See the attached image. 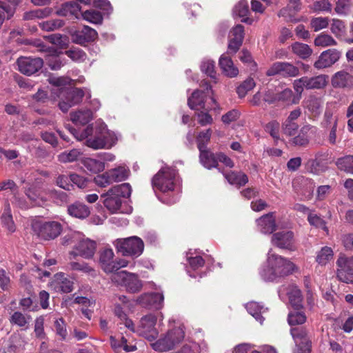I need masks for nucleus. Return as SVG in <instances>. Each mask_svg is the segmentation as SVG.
Here are the masks:
<instances>
[{"instance_id":"f257e3e1","label":"nucleus","mask_w":353,"mask_h":353,"mask_svg":"<svg viewBox=\"0 0 353 353\" xmlns=\"http://www.w3.org/2000/svg\"><path fill=\"white\" fill-rule=\"evenodd\" d=\"M267 266L260 272L261 277L269 281L286 276L298 270L290 261L276 254L268 253Z\"/></svg>"},{"instance_id":"f03ea898","label":"nucleus","mask_w":353,"mask_h":353,"mask_svg":"<svg viewBox=\"0 0 353 353\" xmlns=\"http://www.w3.org/2000/svg\"><path fill=\"white\" fill-rule=\"evenodd\" d=\"M51 82L56 86L52 92L59 99V107L63 112L79 103L85 94L81 88L61 87L66 83L63 78L53 79Z\"/></svg>"},{"instance_id":"7ed1b4c3","label":"nucleus","mask_w":353,"mask_h":353,"mask_svg":"<svg viewBox=\"0 0 353 353\" xmlns=\"http://www.w3.org/2000/svg\"><path fill=\"white\" fill-rule=\"evenodd\" d=\"M131 191V186L129 183L113 186L106 193L101 195L105 198L103 200L105 207L112 213L117 212L121 206V198L129 197Z\"/></svg>"},{"instance_id":"20e7f679","label":"nucleus","mask_w":353,"mask_h":353,"mask_svg":"<svg viewBox=\"0 0 353 353\" xmlns=\"http://www.w3.org/2000/svg\"><path fill=\"white\" fill-rule=\"evenodd\" d=\"M176 171L171 168H161L152 178V185L154 190L162 192L174 190Z\"/></svg>"},{"instance_id":"39448f33","label":"nucleus","mask_w":353,"mask_h":353,"mask_svg":"<svg viewBox=\"0 0 353 353\" xmlns=\"http://www.w3.org/2000/svg\"><path fill=\"white\" fill-rule=\"evenodd\" d=\"M33 232L43 240H52L60 235L62 225L57 221L42 222L36 221L32 224Z\"/></svg>"},{"instance_id":"423d86ee","label":"nucleus","mask_w":353,"mask_h":353,"mask_svg":"<svg viewBox=\"0 0 353 353\" xmlns=\"http://www.w3.org/2000/svg\"><path fill=\"white\" fill-rule=\"evenodd\" d=\"M327 81L328 76L325 74L312 77L305 76L294 81L293 88L300 98L305 88L307 90L322 89L327 85Z\"/></svg>"},{"instance_id":"0eeeda50","label":"nucleus","mask_w":353,"mask_h":353,"mask_svg":"<svg viewBox=\"0 0 353 353\" xmlns=\"http://www.w3.org/2000/svg\"><path fill=\"white\" fill-rule=\"evenodd\" d=\"M116 246L118 252L123 256L137 258L143 252L144 243L141 239L134 236L125 239H118Z\"/></svg>"},{"instance_id":"6e6552de","label":"nucleus","mask_w":353,"mask_h":353,"mask_svg":"<svg viewBox=\"0 0 353 353\" xmlns=\"http://www.w3.org/2000/svg\"><path fill=\"white\" fill-rule=\"evenodd\" d=\"M184 336L183 329L181 327H175L168 331L163 337L152 343V347L156 351H168L181 342Z\"/></svg>"},{"instance_id":"1a4fd4ad","label":"nucleus","mask_w":353,"mask_h":353,"mask_svg":"<svg viewBox=\"0 0 353 353\" xmlns=\"http://www.w3.org/2000/svg\"><path fill=\"white\" fill-rule=\"evenodd\" d=\"M111 280L118 285H123L127 291L131 293L139 292L143 287L142 282L137 274L126 271L114 273L111 276Z\"/></svg>"},{"instance_id":"9d476101","label":"nucleus","mask_w":353,"mask_h":353,"mask_svg":"<svg viewBox=\"0 0 353 353\" xmlns=\"http://www.w3.org/2000/svg\"><path fill=\"white\" fill-rule=\"evenodd\" d=\"M298 67L289 62H275L266 71V75L271 77L281 75L283 77H296L299 75Z\"/></svg>"},{"instance_id":"9b49d317","label":"nucleus","mask_w":353,"mask_h":353,"mask_svg":"<svg viewBox=\"0 0 353 353\" xmlns=\"http://www.w3.org/2000/svg\"><path fill=\"white\" fill-rule=\"evenodd\" d=\"M17 63L19 70L23 74L30 76L38 72L43 65V61L39 57H21Z\"/></svg>"},{"instance_id":"f8f14e48","label":"nucleus","mask_w":353,"mask_h":353,"mask_svg":"<svg viewBox=\"0 0 353 353\" xmlns=\"http://www.w3.org/2000/svg\"><path fill=\"white\" fill-rule=\"evenodd\" d=\"M157 318L152 314H147L141 318L138 332L139 334L146 338L148 341L154 340L158 332L155 328Z\"/></svg>"},{"instance_id":"ddd939ff","label":"nucleus","mask_w":353,"mask_h":353,"mask_svg":"<svg viewBox=\"0 0 353 353\" xmlns=\"http://www.w3.org/2000/svg\"><path fill=\"white\" fill-rule=\"evenodd\" d=\"M337 277L344 283H352L353 281L352 275L353 269L351 268L352 261L350 258H347L344 255H341L336 261Z\"/></svg>"},{"instance_id":"4468645a","label":"nucleus","mask_w":353,"mask_h":353,"mask_svg":"<svg viewBox=\"0 0 353 353\" xmlns=\"http://www.w3.org/2000/svg\"><path fill=\"white\" fill-rule=\"evenodd\" d=\"M341 52L336 49H329L323 51L319 57L314 66L316 69H323L335 63L340 58Z\"/></svg>"},{"instance_id":"2eb2a0df","label":"nucleus","mask_w":353,"mask_h":353,"mask_svg":"<svg viewBox=\"0 0 353 353\" xmlns=\"http://www.w3.org/2000/svg\"><path fill=\"white\" fill-rule=\"evenodd\" d=\"M272 243L279 248L294 250V234L291 231H282L274 233Z\"/></svg>"},{"instance_id":"dca6fc26","label":"nucleus","mask_w":353,"mask_h":353,"mask_svg":"<svg viewBox=\"0 0 353 353\" xmlns=\"http://www.w3.org/2000/svg\"><path fill=\"white\" fill-rule=\"evenodd\" d=\"M97 244L96 242L88 239L81 240L74 249L77 251L71 252L70 254L73 256L79 255L85 259L92 258L96 251Z\"/></svg>"},{"instance_id":"f3484780","label":"nucleus","mask_w":353,"mask_h":353,"mask_svg":"<svg viewBox=\"0 0 353 353\" xmlns=\"http://www.w3.org/2000/svg\"><path fill=\"white\" fill-rule=\"evenodd\" d=\"M338 125V118L330 112H326L324 115L323 126L327 131V141L332 145L336 143V129Z\"/></svg>"},{"instance_id":"a211bd4d","label":"nucleus","mask_w":353,"mask_h":353,"mask_svg":"<svg viewBox=\"0 0 353 353\" xmlns=\"http://www.w3.org/2000/svg\"><path fill=\"white\" fill-rule=\"evenodd\" d=\"M97 36L98 34L94 29L84 26L81 30H77L72 34V39L74 43L83 45L85 43L94 41Z\"/></svg>"},{"instance_id":"6ab92c4d","label":"nucleus","mask_w":353,"mask_h":353,"mask_svg":"<svg viewBox=\"0 0 353 353\" xmlns=\"http://www.w3.org/2000/svg\"><path fill=\"white\" fill-rule=\"evenodd\" d=\"M164 296L161 293L144 294L140 296L137 301L144 307H150L159 310L163 306Z\"/></svg>"},{"instance_id":"aec40b11","label":"nucleus","mask_w":353,"mask_h":353,"mask_svg":"<svg viewBox=\"0 0 353 353\" xmlns=\"http://www.w3.org/2000/svg\"><path fill=\"white\" fill-rule=\"evenodd\" d=\"M290 333L296 345L304 349L303 353H310V341L307 330L304 327H294L290 330Z\"/></svg>"},{"instance_id":"412c9836","label":"nucleus","mask_w":353,"mask_h":353,"mask_svg":"<svg viewBox=\"0 0 353 353\" xmlns=\"http://www.w3.org/2000/svg\"><path fill=\"white\" fill-rule=\"evenodd\" d=\"M57 13L70 19H79L81 14V7L79 3L74 1L66 2L61 6Z\"/></svg>"},{"instance_id":"4be33fe9","label":"nucleus","mask_w":353,"mask_h":353,"mask_svg":"<svg viewBox=\"0 0 353 353\" xmlns=\"http://www.w3.org/2000/svg\"><path fill=\"white\" fill-rule=\"evenodd\" d=\"M259 230L263 234H271L276 228L275 218L272 213H268L256 220Z\"/></svg>"},{"instance_id":"5701e85b","label":"nucleus","mask_w":353,"mask_h":353,"mask_svg":"<svg viewBox=\"0 0 353 353\" xmlns=\"http://www.w3.org/2000/svg\"><path fill=\"white\" fill-rule=\"evenodd\" d=\"M114 252L110 248H105L100 253V264L101 268L107 273L114 272Z\"/></svg>"},{"instance_id":"b1692460","label":"nucleus","mask_w":353,"mask_h":353,"mask_svg":"<svg viewBox=\"0 0 353 353\" xmlns=\"http://www.w3.org/2000/svg\"><path fill=\"white\" fill-rule=\"evenodd\" d=\"M219 64L223 73L225 76L232 78L238 75V68L234 66L232 59L226 54H223L221 56Z\"/></svg>"},{"instance_id":"393cba45","label":"nucleus","mask_w":353,"mask_h":353,"mask_svg":"<svg viewBox=\"0 0 353 353\" xmlns=\"http://www.w3.org/2000/svg\"><path fill=\"white\" fill-rule=\"evenodd\" d=\"M353 83V77L345 71H339L332 78V85L334 88H345Z\"/></svg>"},{"instance_id":"a878e982","label":"nucleus","mask_w":353,"mask_h":353,"mask_svg":"<svg viewBox=\"0 0 353 353\" xmlns=\"http://www.w3.org/2000/svg\"><path fill=\"white\" fill-rule=\"evenodd\" d=\"M105 135L102 131V127L96 129L94 136L91 137L85 141V145L94 150L105 148Z\"/></svg>"},{"instance_id":"bb28decb","label":"nucleus","mask_w":353,"mask_h":353,"mask_svg":"<svg viewBox=\"0 0 353 353\" xmlns=\"http://www.w3.org/2000/svg\"><path fill=\"white\" fill-rule=\"evenodd\" d=\"M205 95L203 91L196 90L188 98V104L193 110H206L205 108Z\"/></svg>"},{"instance_id":"cd10ccee","label":"nucleus","mask_w":353,"mask_h":353,"mask_svg":"<svg viewBox=\"0 0 353 353\" xmlns=\"http://www.w3.org/2000/svg\"><path fill=\"white\" fill-rule=\"evenodd\" d=\"M25 194L30 201L32 206H41L46 201L43 192L35 187H30L26 189Z\"/></svg>"},{"instance_id":"c85d7f7f","label":"nucleus","mask_w":353,"mask_h":353,"mask_svg":"<svg viewBox=\"0 0 353 353\" xmlns=\"http://www.w3.org/2000/svg\"><path fill=\"white\" fill-rule=\"evenodd\" d=\"M289 302L292 307L299 310L302 307L303 296L301 291L296 285H290L288 291Z\"/></svg>"},{"instance_id":"c756f323","label":"nucleus","mask_w":353,"mask_h":353,"mask_svg":"<svg viewBox=\"0 0 353 353\" xmlns=\"http://www.w3.org/2000/svg\"><path fill=\"white\" fill-rule=\"evenodd\" d=\"M68 212L70 215L78 219H85L90 214L89 208L85 204L79 202L69 205Z\"/></svg>"},{"instance_id":"7c9ffc66","label":"nucleus","mask_w":353,"mask_h":353,"mask_svg":"<svg viewBox=\"0 0 353 353\" xmlns=\"http://www.w3.org/2000/svg\"><path fill=\"white\" fill-rule=\"evenodd\" d=\"M245 308L256 320L259 321L261 323H263L264 318L262 314L266 312L268 308L265 307L263 305L255 301L248 303L245 305Z\"/></svg>"},{"instance_id":"2f4dec72","label":"nucleus","mask_w":353,"mask_h":353,"mask_svg":"<svg viewBox=\"0 0 353 353\" xmlns=\"http://www.w3.org/2000/svg\"><path fill=\"white\" fill-rule=\"evenodd\" d=\"M249 12V7L248 1L245 0L239 1L234 6L233 9V13L234 15L241 17V21L248 24H252L253 19L247 17V14Z\"/></svg>"},{"instance_id":"473e14b6","label":"nucleus","mask_w":353,"mask_h":353,"mask_svg":"<svg viewBox=\"0 0 353 353\" xmlns=\"http://www.w3.org/2000/svg\"><path fill=\"white\" fill-rule=\"evenodd\" d=\"M225 178L232 185L239 188L245 185L248 182V176L242 172L230 171L224 174Z\"/></svg>"},{"instance_id":"72a5a7b5","label":"nucleus","mask_w":353,"mask_h":353,"mask_svg":"<svg viewBox=\"0 0 353 353\" xmlns=\"http://www.w3.org/2000/svg\"><path fill=\"white\" fill-rule=\"evenodd\" d=\"M70 119L77 125H85L92 119V112L84 110L71 112Z\"/></svg>"},{"instance_id":"f704fd0d","label":"nucleus","mask_w":353,"mask_h":353,"mask_svg":"<svg viewBox=\"0 0 353 353\" xmlns=\"http://www.w3.org/2000/svg\"><path fill=\"white\" fill-rule=\"evenodd\" d=\"M200 151V161L201 164L208 169L216 168L218 161L214 154L208 150H203Z\"/></svg>"},{"instance_id":"c9c22d12","label":"nucleus","mask_w":353,"mask_h":353,"mask_svg":"<svg viewBox=\"0 0 353 353\" xmlns=\"http://www.w3.org/2000/svg\"><path fill=\"white\" fill-rule=\"evenodd\" d=\"M292 52L299 58L305 59L310 57L312 53V48L307 44L295 42L291 46Z\"/></svg>"},{"instance_id":"e433bc0d","label":"nucleus","mask_w":353,"mask_h":353,"mask_svg":"<svg viewBox=\"0 0 353 353\" xmlns=\"http://www.w3.org/2000/svg\"><path fill=\"white\" fill-rule=\"evenodd\" d=\"M108 172L109 177L113 183L125 181L128 177L130 173L129 169L125 166H119Z\"/></svg>"},{"instance_id":"4c0bfd02","label":"nucleus","mask_w":353,"mask_h":353,"mask_svg":"<svg viewBox=\"0 0 353 353\" xmlns=\"http://www.w3.org/2000/svg\"><path fill=\"white\" fill-rule=\"evenodd\" d=\"M305 107L314 115L319 114L322 109L321 99L315 96H310L305 101Z\"/></svg>"},{"instance_id":"58836bf2","label":"nucleus","mask_w":353,"mask_h":353,"mask_svg":"<svg viewBox=\"0 0 353 353\" xmlns=\"http://www.w3.org/2000/svg\"><path fill=\"white\" fill-rule=\"evenodd\" d=\"M114 313L121 321L125 326L130 330L134 332L135 327L132 321L128 318L127 314L123 310V308L119 305L116 304L114 309Z\"/></svg>"},{"instance_id":"ea45409f","label":"nucleus","mask_w":353,"mask_h":353,"mask_svg":"<svg viewBox=\"0 0 353 353\" xmlns=\"http://www.w3.org/2000/svg\"><path fill=\"white\" fill-rule=\"evenodd\" d=\"M334 252L331 248L325 246L317 253L316 261L321 265H326L333 259Z\"/></svg>"},{"instance_id":"a19ab883","label":"nucleus","mask_w":353,"mask_h":353,"mask_svg":"<svg viewBox=\"0 0 353 353\" xmlns=\"http://www.w3.org/2000/svg\"><path fill=\"white\" fill-rule=\"evenodd\" d=\"M81 152L78 149H72L61 152L57 157L59 161L61 163H70L77 161L81 155Z\"/></svg>"},{"instance_id":"79ce46f5","label":"nucleus","mask_w":353,"mask_h":353,"mask_svg":"<svg viewBox=\"0 0 353 353\" xmlns=\"http://www.w3.org/2000/svg\"><path fill=\"white\" fill-rule=\"evenodd\" d=\"M3 225L10 232H13L15 231V225L11 214L10 205L8 204L4 210V212L1 217Z\"/></svg>"},{"instance_id":"37998d69","label":"nucleus","mask_w":353,"mask_h":353,"mask_svg":"<svg viewBox=\"0 0 353 353\" xmlns=\"http://www.w3.org/2000/svg\"><path fill=\"white\" fill-rule=\"evenodd\" d=\"M84 166L93 173H98L105 169L104 162L92 158H87L83 161Z\"/></svg>"},{"instance_id":"c03bdc74","label":"nucleus","mask_w":353,"mask_h":353,"mask_svg":"<svg viewBox=\"0 0 353 353\" xmlns=\"http://www.w3.org/2000/svg\"><path fill=\"white\" fill-rule=\"evenodd\" d=\"M31 319L30 316H26L20 312H14L10 318V323L20 327H25L29 324Z\"/></svg>"},{"instance_id":"a18cd8bd","label":"nucleus","mask_w":353,"mask_h":353,"mask_svg":"<svg viewBox=\"0 0 353 353\" xmlns=\"http://www.w3.org/2000/svg\"><path fill=\"white\" fill-rule=\"evenodd\" d=\"M336 44L337 43L335 39L327 34L321 33L314 39V45L318 47L325 48L336 46Z\"/></svg>"},{"instance_id":"49530a36","label":"nucleus","mask_w":353,"mask_h":353,"mask_svg":"<svg viewBox=\"0 0 353 353\" xmlns=\"http://www.w3.org/2000/svg\"><path fill=\"white\" fill-rule=\"evenodd\" d=\"M330 30L336 37H342L346 32V26L344 21L339 19H333L330 25Z\"/></svg>"},{"instance_id":"de8ad7c7","label":"nucleus","mask_w":353,"mask_h":353,"mask_svg":"<svg viewBox=\"0 0 353 353\" xmlns=\"http://www.w3.org/2000/svg\"><path fill=\"white\" fill-rule=\"evenodd\" d=\"M66 326V323L63 318L57 319L54 322V330L56 335L62 341L66 340L68 336Z\"/></svg>"},{"instance_id":"09e8293b","label":"nucleus","mask_w":353,"mask_h":353,"mask_svg":"<svg viewBox=\"0 0 353 353\" xmlns=\"http://www.w3.org/2000/svg\"><path fill=\"white\" fill-rule=\"evenodd\" d=\"M81 16L90 23L98 24L103 21V16L99 11L95 10H86L81 13Z\"/></svg>"},{"instance_id":"8fccbe9b","label":"nucleus","mask_w":353,"mask_h":353,"mask_svg":"<svg viewBox=\"0 0 353 353\" xmlns=\"http://www.w3.org/2000/svg\"><path fill=\"white\" fill-rule=\"evenodd\" d=\"M65 128L74 135V137L78 140H83L91 137L94 132V129L92 125H88L81 132H79L76 129L70 127L69 125H65Z\"/></svg>"},{"instance_id":"3c124183","label":"nucleus","mask_w":353,"mask_h":353,"mask_svg":"<svg viewBox=\"0 0 353 353\" xmlns=\"http://www.w3.org/2000/svg\"><path fill=\"white\" fill-rule=\"evenodd\" d=\"M336 165L341 170L353 173V156L348 155L339 158L336 161Z\"/></svg>"},{"instance_id":"603ef678","label":"nucleus","mask_w":353,"mask_h":353,"mask_svg":"<svg viewBox=\"0 0 353 353\" xmlns=\"http://www.w3.org/2000/svg\"><path fill=\"white\" fill-rule=\"evenodd\" d=\"M307 221L311 225L317 228H321L327 233L328 232V228L326 226L325 221L319 215L314 213L313 211L309 213L307 216Z\"/></svg>"},{"instance_id":"864d4df0","label":"nucleus","mask_w":353,"mask_h":353,"mask_svg":"<svg viewBox=\"0 0 353 353\" xmlns=\"http://www.w3.org/2000/svg\"><path fill=\"white\" fill-rule=\"evenodd\" d=\"M14 12L15 9L14 8L0 1V28L3 25L5 19H9L12 17Z\"/></svg>"},{"instance_id":"5fc2aeb1","label":"nucleus","mask_w":353,"mask_h":353,"mask_svg":"<svg viewBox=\"0 0 353 353\" xmlns=\"http://www.w3.org/2000/svg\"><path fill=\"white\" fill-rule=\"evenodd\" d=\"M212 136V130L208 129L201 132L196 138L197 146L199 150H206Z\"/></svg>"},{"instance_id":"6e6d98bb","label":"nucleus","mask_w":353,"mask_h":353,"mask_svg":"<svg viewBox=\"0 0 353 353\" xmlns=\"http://www.w3.org/2000/svg\"><path fill=\"white\" fill-rule=\"evenodd\" d=\"M65 54L72 61L82 62L86 59L85 52L79 48H72L65 52Z\"/></svg>"},{"instance_id":"4d7b16f0","label":"nucleus","mask_w":353,"mask_h":353,"mask_svg":"<svg viewBox=\"0 0 353 353\" xmlns=\"http://www.w3.org/2000/svg\"><path fill=\"white\" fill-rule=\"evenodd\" d=\"M52 12V10L48 8L44 9H38L36 10L25 12L23 19L26 20H30L35 18H43L48 17Z\"/></svg>"},{"instance_id":"13d9d810","label":"nucleus","mask_w":353,"mask_h":353,"mask_svg":"<svg viewBox=\"0 0 353 353\" xmlns=\"http://www.w3.org/2000/svg\"><path fill=\"white\" fill-rule=\"evenodd\" d=\"M256 85L253 79L248 78L245 80L236 89L239 97H244L248 91L252 90Z\"/></svg>"},{"instance_id":"bf43d9fd","label":"nucleus","mask_w":353,"mask_h":353,"mask_svg":"<svg viewBox=\"0 0 353 353\" xmlns=\"http://www.w3.org/2000/svg\"><path fill=\"white\" fill-rule=\"evenodd\" d=\"M306 321V316L301 311L291 312L288 314V321L290 325L303 324Z\"/></svg>"},{"instance_id":"052dcab7","label":"nucleus","mask_w":353,"mask_h":353,"mask_svg":"<svg viewBox=\"0 0 353 353\" xmlns=\"http://www.w3.org/2000/svg\"><path fill=\"white\" fill-rule=\"evenodd\" d=\"M49 41L61 48H64L68 46V38L65 35H61L60 34H52L48 37Z\"/></svg>"},{"instance_id":"680f3d73","label":"nucleus","mask_w":353,"mask_h":353,"mask_svg":"<svg viewBox=\"0 0 353 353\" xmlns=\"http://www.w3.org/2000/svg\"><path fill=\"white\" fill-rule=\"evenodd\" d=\"M196 117L197 118L198 123L202 126L210 125L213 123V119L208 113V109L207 108L206 110H197L196 112Z\"/></svg>"},{"instance_id":"e2e57ef3","label":"nucleus","mask_w":353,"mask_h":353,"mask_svg":"<svg viewBox=\"0 0 353 353\" xmlns=\"http://www.w3.org/2000/svg\"><path fill=\"white\" fill-rule=\"evenodd\" d=\"M279 123L276 121H272L266 124L265 130L269 133L275 141H278L279 139Z\"/></svg>"},{"instance_id":"0e129e2a","label":"nucleus","mask_w":353,"mask_h":353,"mask_svg":"<svg viewBox=\"0 0 353 353\" xmlns=\"http://www.w3.org/2000/svg\"><path fill=\"white\" fill-rule=\"evenodd\" d=\"M329 24V19L327 17H315L312 19L310 26L315 31H319L327 27Z\"/></svg>"},{"instance_id":"69168bd1","label":"nucleus","mask_w":353,"mask_h":353,"mask_svg":"<svg viewBox=\"0 0 353 353\" xmlns=\"http://www.w3.org/2000/svg\"><path fill=\"white\" fill-rule=\"evenodd\" d=\"M201 69L203 72L212 79H215L214 62L212 60H204L201 65Z\"/></svg>"},{"instance_id":"338daca9","label":"nucleus","mask_w":353,"mask_h":353,"mask_svg":"<svg viewBox=\"0 0 353 353\" xmlns=\"http://www.w3.org/2000/svg\"><path fill=\"white\" fill-rule=\"evenodd\" d=\"M55 183L59 188L65 190H70L72 185L70 183V176H68L64 174H59L56 178Z\"/></svg>"},{"instance_id":"774afa93","label":"nucleus","mask_w":353,"mask_h":353,"mask_svg":"<svg viewBox=\"0 0 353 353\" xmlns=\"http://www.w3.org/2000/svg\"><path fill=\"white\" fill-rule=\"evenodd\" d=\"M57 288L64 293H69L73 290L74 282L68 278H63L60 281H57Z\"/></svg>"}]
</instances>
